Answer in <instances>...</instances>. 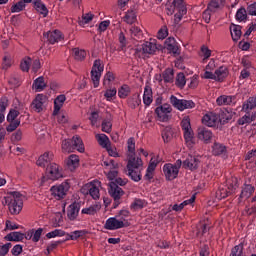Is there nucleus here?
Here are the masks:
<instances>
[{"instance_id": "1", "label": "nucleus", "mask_w": 256, "mask_h": 256, "mask_svg": "<svg viewBox=\"0 0 256 256\" xmlns=\"http://www.w3.org/2000/svg\"><path fill=\"white\" fill-rule=\"evenodd\" d=\"M141 167H143V160L139 157L130 156L126 166V174L135 183H139L143 177L141 174Z\"/></svg>"}, {"instance_id": "2", "label": "nucleus", "mask_w": 256, "mask_h": 256, "mask_svg": "<svg viewBox=\"0 0 256 256\" xmlns=\"http://www.w3.org/2000/svg\"><path fill=\"white\" fill-rule=\"evenodd\" d=\"M5 203L8 205L11 215H19L23 211V195L17 191L10 192L5 197Z\"/></svg>"}, {"instance_id": "3", "label": "nucleus", "mask_w": 256, "mask_h": 256, "mask_svg": "<svg viewBox=\"0 0 256 256\" xmlns=\"http://www.w3.org/2000/svg\"><path fill=\"white\" fill-rule=\"evenodd\" d=\"M180 125L186 144L188 147H193V145H195V134L193 133V128H191V119L184 117Z\"/></svg>"}, {"instance_id": "4", "label": "nucleus", "mask_w": 256, "mask_h": 256, "mask_svg": "<svg viewBox=\"0 0 256 256\" xmlns=\"http://www.w3.org/2000/svg\"><path fill=\"white\" fill-rule=\"evenodd\" d=\"M227 77H229V68L227 66L218 67L214 73L205 71L203 75L204 79H212V81H217L218 83H223Z\"/></svg>"}, {"instance_id": "5", "label": "nucleus", "mask_w": 256, "mask_h": 256, "mask_svg": "<svg viewBox=\"0 0 256 256\" xmlns=\"http://www.w3.org/2000/svg\"><path fill=\"white\" fill-rule=\"evenodd\" d=\"M104 69L105 66L103 65L101 59H96L91 69V79L95 89L99 87V81H101V75Z\"/></svg>"}, {"instance_id": "6", "label": "nucleus", "mask_w": 256, "mask_h": 256, "mask_svg": "<svg viewBox=\"0 0 256 256\" xmlns=\"http://www.w3.org/2000/svg\"><path fill=\"white\" fill-rule=\"evenodd\" d=\"M45 177L50 181H58V179H63V168H61V166H59L57 163L52 162L46 168Z\"/></svg>"}, {"instance_id": "7", "label": "nucleus", "mask_w": 256, "mask_h": 256, "mask_svg": "<svg viewBox=\"0 0 256 256\" xmlns=\"http://www.w3.org/2000/svg\"><path fill=\"white\" fill-rule=\"evenodd\" d=\"M108 193L114 199L113 208L117 209L121 205V197L125 195L123 188L119 187L115 182H111L108 188Z\"/></svg>"}, {"instance_id": "8", "label": "nucleus", "mask_w": 256, "mask_h": 256, "mask_svg": "<svg viewBox=\"0 0 256 256\" xmlns=\"http://www.w3.org/2000/svg\"><path fill=\"white\" fill-rule=\"evenodd\" d=\"M123 227H129V222L123 218L110 217L104 224V229L108 231H117V229H123Z\"/></svg>"}, {"instance_id": "9", "label": "nucleus", "mask_w": 256, "mask_h": 256, "mask_svg": "<svg viewBox=\"0 0 256 256\" xmlns=\"http://www.w3.org/2000/svg\"><path fill=\"white\" fill-rule=\"evenodd\" d=\"M170 103L178 111H185L186 109H195V102L193 100L179 99L175 95L170 97Z\"/></svg>"}, {"instance_id": "10", "label": "nucleus", "mask_w": 256, "mask_h": 256, "mask_svg": "<svg viewBox=\"0 0 256 256\" xmlns=\"http://www.w3.org/2000/svg\"><path fill=\"white\" fill-rule=\"evenodd\" d=\"M99 187H101V182L94 181L89 184H86L82 189L81 192L84 195H90L92 199L97 200L99 197H101V194L99 192Z\"/></svg>"}, {"instance_id": "11", "label": "nucleus", "mask_w": 256, "mask_h": 256, "mask_svg": "<svg viewBox=\"0 0 256 256\" xmlns=\"http://www.w3.org/2000/svg\"><path fill=\"white\" fill-rule=\"evenodd\" d=\"M202 123L207 127H219L221 125V118L219 117V110L209 112L202 118Z\"/></svg>"}, {"instance_id": "12", "label": "nucleus", "mask_w": 256, "mask_h": 256, "mask_svg": "<svg viewBox=\"0 0 256 256\" xmlns=\"http://www.w3.org/2000/svg\"><path fill=\"white\" fill-rule=\"evenodd\" d=\"M172 111H173V108H171V105L169 104L160 105L155 109V113L159 121H162L163 123H165L169 119V114Z\"/></svg>"}, {"instance_id": "13", "label": "nucleus", "mask_w": 256, "mask_h": 256, "mask_svg": "<svg viewBox=\"0 0 256 256\" xmlns=\"http://www.w3.org/2000/svg\"><path fill=\"white\" fill-rule=\"evenodd\" d=\"M69 189H70L69 183L63 182L58 186H53L51 188V191L54 197H56L57 199H63L65 195H67V191H69Z\"/></svg>"}, {"instance_id": "14", "label": "nucleus", "mask_w": 256, "mask_h": 256, "mask_svg": "<svg viewBox=\"0 0 256 256\" xmlns=\"http://www.w3.org/2000/svg\"><path fill=\"white\" fill-rule=\"evenodd\" d=\"M163 173L166 177V181H173L179 176V171L171 163H166L163 166Z\"/></svg>"}, {"instance_id": "15", "label": "nucleus", "mask_w": 256, "mask_h": 256, "mask_svg": "<svg viewBox=\"0 0 256 256\" xmlns=\"http://www.w3.org/2000/svg\"><path fill=\"white\" fill-rule=\"evenodd\" d=\"M47 103V96L44 94H38L31 103V109L36 113L43 111L44 105Z\"/></svg>"}, {"instance_id": "16", "label": "nucleus", "mask_w": 256, "mask_h": 256, "mask_svg": "<svg viewBox=\"0 0 256 256\" xmlns=\"http://www.w3.org/2000/svg\"><path fill=\"white\" fill-rule=\"evenodd\" d=\"M79 211H81V204L78 202H74L69 205L67 210V217L69 221H80L77 219L79 217Z\"/></svg>"}, {"instance_id": "17", "label": "nucleus", "mask_w": 256, "mask_h": 256, "mask_svg": "<svg viewBox=\"0 0 256 256\" xmlns=\"http://www.w3.org/2000/svg\"><path fill=\"white\" fill-rule=\"evenodd\" d=\"M253 193H255V187H253L251 184H244L238 198L239 205L243 203V199H249Z\"/></svg>"}, {"instance_id": "18", "label": "nucleus", "mask_w": 256, "mask_h": 256, "mask_svg": "<svg viewBox=\"0 0 256 256\" xmlns=\"http://www.w3.org/2000/svg\"><path fill=\"white\" fill-rule=\"evenodd\" d=\"M53 161V153L51 152H46L43 155H41L37 162L36 165H38V167H43V169H46L51 165V163Z\"/></svg>"}, {"instance_id": "19", "label": "nucleus", "mask_w": 256, "mask_h": 256, "mask_svg": "<svg viewBox=\"0 0 256 256\" xmlns=\"http://www.w3.org/2000/svg\"><path fill=\"white\" fill-rule=\"evenodd\" d=\"M184 169L195 171L199 168V158L189 155L183 162Z\"/></svg>"}, {"instance_id": "20", "label": "nucleus", "mask_w": 256, "mask_h": 256, "mask_svg": "<svg viewBox=\"0 0 256 256\" xmlns=\"http://www.w3.org/2000/svg\"><path fill=\"white\" fill-rule=\"evenodd\" d=\"M166 49L173 53V55H180L181 50H179V44L177 43V40L173 37H169L165 41Z\"/></svg>"}, {"instance_id": "21", "label": "nucleus", "mask_w": 256, "mask_h": 256, "mask_svg": "<svg viewBox=\"0 0 256 256\" xmlns=\"http://www.w3.org/2000/svg\"><path fill=\"white\" fill-rule=\"evenodd\" d=\"M157 51V40L150 39L142 44V52L145 55H153Z\"/></svg>"}, {"instance_id": "22", "label": "nucleus", "mask_w": 256, "mask_h": 256, "mask_svg": "<svg viewBox=\"0 0 256 256\" xmlns=\"http://www.w3.org/2000/svg\"><path fill=\"white\" fill-rule=\"evenodd\" d=\"M44 37H47V41L50 45H55V43H59V41L63 39V35L59 30L49 31L44 34Z\"/></svg>"}, {"instance_id": "23", "label": "nucleus", "mask_w": 256, "mask_h": 256, "mask_svg": "<svg viewBox=\"0 0 256 256\" xmlns=\"http://www.w3.org/2000/svg\"><path fill=\"white\" fill-rule=\"evenodd\" d=\"M198 139L204 143H209L213 139V132L209 128L200 127L198 128Z\"/></svg>"}, {"instance_id": "24", "label": "nucleus", "mask_w": 256, "mask_h": 256, "mask_svg": "<svg viewBox=\"0 0 256 256\" xmlns=\"http://www.w3.org/2000/svg\"><path fill=\"white\" fill-rule=\"evenodd\" d=\"M124 23H127L128 25H133V23H136L137 21V9L130 8L125 13V16L123 17Z\"/></svg>"}, {"instance_id": "25", "label": "nucleus", "mask_w": 256, "mask_h": 256, "mask_svg": "<svg viewBox=\"0 0 256 256\" xmlns=\"http://www.w3.org/2000/svg\"><path fill=\"white\" fill-rule=\"evenodd\" d=\"M163 80L164 83H173V81H175V71L173 68H167L162 72L160 75V81Z\"/></svg>"}, {"instance_id": "26", "label": "nucleus", "mask_w": 256, "mask_h": 256, "mask_svg": "<svg viewBox=\"0 0 256 256\" xmlns=\"http://www.w3.org/2000/svg\"><path fill=\"white\" fill-rule=\"evenodd\" d=\"M33 5L36 11L43 15V17H47L49 15V9H47V6H45V3L41 0H33Z\"/></svg>"}, {"instance_id": "27", "label": "nucleus", "mask_w": 256, "mask_h": 256, "mask_svg": "<svg viewBox=\"0 0 256 256\" xmlns=\"http://www.w3.org/2000/svg\"><path fill=\"white\" fill-rule=\"evenodd\" d=\"M235 96H227V95H221L216 99V104L219 105V107H222L223 105H235Z\"/></svg>"}, {"instance_id": "28", "label": "nucleus", "mask_w": 256, "mask_h": 256, "mask_svg": "<svg viewBox=\"0 0 256 256\" xmlns=\"http://www.w3.org/2000/svg\"><path fill=\"white\" fill-rule=\"evenodd\" d=\"M143 103L146 107H149L153 103V90L150 86H145L144 88Z\"/></svg>"}, {"instance_id": "29", "label": "nucleus", "mask_w": 256, "mask_h": 256, "mask_svg": "<svg viewBox=\"0 0 256 256\" xmlns=\"http://www.w3.org/2000/svg\"><path fill=\"white\" fill-rule=\"evenodd\" d=\"M66 165L70 171H75L79 167V156L72 154L66 160Z\"/></svg>"}, {"instance_id": "30", "label": "nucleus", "mask_w": 256, "mask_h": 256, "mask_svg": "<svg viewBox=\"0 0 256 256\" xmlns=\"http://www.w3.org/2000/svg\"><path fill=\"white\" fill-rule=\"evenodd\" d=\"M67 101V97L64 94H60L54 100V115H57L59 111H61V107H63V103Z\"/></svg>"}, {"instance_id": "31", "label": "nucleus", "mask_w": 256, "mask_h": 256, "mask_svg": "<svg viewBox=\"0 0 256 256\" xmlns=\"http://www.w3.org/2000/svg\"><path fill=\"white\" fill-rule=\"evenodd\" d=\"M212 153L215 156L227 155V147L219 142H215L212 146Z\"/></svg>"}, {"instance_id": "32", "label": "nucleus", "mask_w": 256, "mask_h": 256, "mask_svg": "<svg viewBox=\"0 0 256 256\" xmlns=\"http://www.w3.org/2000/svg\"><path fill=\"white\" fill-rule=\"evenodd\" d=\"M72 147L73 149H77L79 153H84L85 152V146L83 145V140L79 135L73 136L72 140Z\"/></svg>"}, {"instance_id": "33", "label": "nucleus", "mask_w": 256, "mask_h": 256, "mask_svg": "<svg viewBox=\"0 0 256 256\" xmlns=\"http://www.w3.org/2000/svg\"><path fill=\"white\" fill-rule=\"evenodd\" d=\"M47 87V83H45V78L43 76H40L36 78L33 82V89L35 91L41 92Z\"/></svg>"}, {"instance_id": "34", "label": "nucleus", "mask_w": 256, "mask_h": 256, "mask_svg": "<svg viewBox=\"0 0 256 256\" xmlns=\"http://www.w3.org/2000/svg\"><path fill=\"white\" fill-rule=\"evenodd\" d=\"M230 33L233 41L241 39V26L232 24L230 26Z\"/></svg>"}, {"instance_id": "35", "label": "nucleus", "mask_w": 256, "mask_h": 256, "mask_svg": "<svg viewBox=\"0 0 256 256\" xmlns=\"http://www.w3.org/2000/svg\"><path fill=\"white\" fill-rule=\"evenodd\" d=\"M255 107H256V96L248 98V100L243 103L242 109L245 111V113H248L252 109H255Z\"/></svg>"}, {"instance_id": "36", "label": "nucleus", "mask_w": 256, "mask_h": 256, "mask_svg": "<svg viewBox=\"0 0 256 256\" xmlns=\"http://www.w3.org/2000/svg\"><path fill=\"white\" fill-rule=\"evenodd\" d=\"M131 94V87L129 85L124 84L118 89V97L120 99H127Z\"/></svg>"}, {"instance_id": "37", "label": "nucleus", "mask_w": 256, "mask_h": 256, "mask_svg": "<svg viewBox=\"0 0 256 256\" xmlns=\"http://www.w3.org/2000/svg\"><path fill=\"white\" fill-rule=\"evenodd\" d=\"M130 35L131 38L134 39L135 41H139V39H143V31L141 28L137 26H132L130 28Z\"/></svg>"}, {"instance_id": "38", "label": "nucleus", "mask_w": 256, "mask_h": 256, "mask_svg": "<svg viewBox=\"0 0 256 256\" xmlns=\"http://www.w3.org/2000/svg\"><path fill=\"white\" fill-rule=\"evenodd\" d=\"M227 185L229 193H235V191L239 189V180L237 177H232L231 179L227 180Z\"/></svg>"}, {"instance_id": "39", "label": "nucleus", "mask_w": 256, "mask_h": 256, "mask_svg": "<svg viewBox=\"0 0 256 256\" xmlns=\"http://www.w3.org/2000/svg\"><path fill=\"white\" fill-rule=\"evenodd\" d=\"M101 209V205L99 204H93L88 208H83L81 210L82 215H95L97 211Z\"/></svg>"}, {"instance_id": "40", "label": "nucleus", "mask_w": 256, "mask_h": 256, "mask_svg": "<svg viewBox=\"0 0 256 256\" xmlns=\"http://www.w3.org/2000/svg\"><path fill=\"white\" fill-rule=\"evenodd\" d=\"M7 241H23L25 234L21 232H11L6 236Z\"/></svg>"}, {"instance_id": "41", "label": "nucleus", "mask_w": 256, "mask_h": 256, "mask_svg": "<svg viewBox=\"0 0 256 256\" xmlns=\"http://www.w3.org/2000/svg\"><path fill=\"white\" fill-rule=\"evenodd\" d=\"M162 139L164 143H169L173 139V129L171 127L167 126L162 130Z\"/></svg>"}, {"instance_id": "42", "label": "nucleus", "mask_w": 256, "mask_h": 256, "mask_svg": "<svg viewBox=\"0 0 256 256\" xmlns=\"http://www.w3.org/2000/svg\"><path fill=\"white\" fill-rule=\"evenodd\" d=\"M31 63H33V60H31V57L29 56L25 57L20 63L21 71H24V73H29V69H31Z\"/></svg>"}, {"instance_id": "43", "label": "nucleus", "mask_w": 256, "mask_h": 256, "mask_svg": "<svg viewBox=\"0 0 256 256\" xmlns=\"http://www.w3.org/2000/svg\"><path fill=\"white\" fill-rule=\"evenodd\" d=\"M176 87H179V89H183L185 85H187V79L185 78V73L180 72L176 76Z\"/></svg>"}, {"instance_id": "44", "label": "nucleus", "mask_w": 256, "mask_h": 256, "mask_svg": "<svg viewBox=\"0 0 256 256\" xmlns=\"http://www.w3.org/2000/svg\"><path fill=\"white\" fill-rule=\"evenodd\" d=\"M85 235V230H75L71 232L70 234H67L66 241H77L80 237H83Z\"/></svg>"}, {"instance_id": "45", "label": "nucleus", "mask_w": 256, "mask_h": 256, "mask_svg": "<svg viewBox=\"0 0 256 256\" xmlns=\"http://www.w3.org/2000/svg\"><path fill=\"white\" fill-rule=\"evenodd\" d=\"M147 205V202L143 199L135 198L133 203L130 206V209H133V211H137L139 209H143Z\"/></svg>"}, {"instance_id": "46", "label": "nucleus", "mask_w": 256, "mask_h": 256, "mask_svg": "<svg viewBox=\"0 0 256 256\" xmlns=\"http://www.w3.org/2000/svg\"><path fill=\"white\" fill-rule=\"evenodd\" d=\"M219 118H220V125H225V123H229L232 117L229 112H225L223 110H218Z\"/></svg>"}, {"instance_id": "47", "label": "nucleus", "mask_w": 256, "mask_h": 256, "mask_svg": "<svg viewBox=\"0 0 256 256\" xmlns=\"http://www.w3.org/2000/svg\"><path fill=\"white\" fill-rule=\"evenodd\" d=\"M222 5H223V0H211L207 8L210 11H212V13H216L217 9H219Z\"/></svg>"}, {"instance_id": "48", "label": "nucleus", "mask_w": 256, "mask_h": 256, "mask_svg": "<svg viewBox=\"0 0 256 256\" xmlns=\"http://www.w3.org/2000/svg\"><path fill=\"white\" fill-rule=\"evenodd\" d=\"M73 53L76 61H83V59L87 57V52L85 50H80L79 48H74Z\"/></svg>"}, {"instance_id": "49", "label": "nucleus", "mask_w": 256, "mask_h": 256, "mask_svg": "<svg viewBox=\"0 0 256 256\" xmlns=\"http://www.w3.org/2000/svg\"><path fill=\"white\" fill-rule=\"evenodd\" d=\"M236 21H246L247 20V10L245 8H240L237 10L235 15Z\"/></svg>"}, {"instance_id": "50", "label": "nucleus", "mask_w": 256, "mask_h": 256, "mask_svg": "<svg viewBox=\"0 0 256 256\" xmlns=\"http://www.w3.org/2000/svg\"><path fill=\"white\" fill-rule=\"evenodd\" d=\"M252 121H255V116H251L249 112H246V114L238 120V124L247 125V123H252Z\"/></svg>"}, {"instance_id": "51", "label": "nucleus", "mask_w": 256, "mask_h": 256, "mask_svg": "<svg viewBox=\"0 0 256 256\" xmlns=\"http://www.w3.org/2000/svg\"><path fill=\"white\" fill-rule=\"evenodd\" d=\"M47 239H54V237H65V231L61 229H55L54 231L46 234Z\"/></svg>"}, {"instance_id": "52", "label": "nucleus", "mask_w": 256, "mask_h": 256, "mask_svg": "<svg viewBox=\"0 0 256 256\" xmlns=\"http://www.w3.org/2000/svg\"><path fill=\"white\" fill-rule=\"evenodd\" d=\"M26 5L22 0L11 6V13H21L25 9Z\"/></svg>"}, {"instance_id": "53", "label": "nucleus", "mask_w": 256, "mask_h": 256, "mask_svg": "<svg viewBox=\"0 0 256 256\" xmlns=\"http://www.w3.org/2000/svg\"><path fill=\"white\" fill-rule=\"evenodd\" d=\"M106 101H113V97H117V88L107 89L104 93Z\"/></svg>"}, {"instance_id": "54", "label": "nucleus", "mask_w": 256, "mask_h": 256, "mask_svg": "<svg viewBox=\"0 0 256 256\" xmlns=\"http://www.w3.org/2000/svg\"><path fill=\"white\" fill-rule=\"evenodd\" d=\"M187 15V8H182L177 10V13L174 15V21L176 24H179L183 19V16Z\"/></svg>"}, {"instance_id": "55", "label": "nucleus", "mask_w": 256, "mask_h": 256, "mask_svg": "<svg viewBox=\"0 0 256 256\" xmlns=\"http://www.w3.org/2000/svg\"><path fill=\"white\" fill-rule=\"evenodd\" d=\"M230 195H233V193L229 192V190L225 188H220L216 192V197H218V199H226V197H229Z\"/></svg>"}, {"instance_id": "56", "label": "nucleus", "mask_w": 256, "mask_h": 256, "mask_svg": "<svg viewBox=\"0 0 256 256\" xmlns=\"http://www.w3.org/2000/svg\"><path fill=\"white\" fill-rule=\"evenodd\" d=\"M62 151L64 153H71L73 151V145L70 140H63L62 141Z\"/></svg>"}, {"instance_id": "57", "label": "nucleus", "mask_w": 256, "mask_h": 256, "mask_svg": "<svg viewBox=\"0 0 256 256\" xmlns=\"http://www.w3.org/2000/svg\"><path fill=\"white\" fill-rule=\"evenodd\" d=\"M8 123L10 124L6 127V131H8V133H13V131H15V129L21 125V120L8 121Z\"/></svg>"}, {"instance_id": "58", "label": "nucleus", "mask_w": 256, "mask_h": 256, "mask_svg": "<svg viewBox=\"0 0 256 256\" xmlns=\"http://www.w3.org/2000/svg\"><path fill=\"white\" fill-rule=\"evenodd\" d=\"M230 256H243V244L236 245L232 248Z\"/></svg>"}, {"instance_id": "59", "label": "nucleus", "mask_w": 256, "mask_h": 256, "mask_svg": "<svg viewBox=\"0 0 256 256\" xmlns=\"http://www.w3.org/2000/svg\"><path fill=\"white\" fill-rule=\"evenodd\" d=\"M230 256H243V244L236 245L232 248Z\"/></svg>"}, {"instance_id": "60", "label": "nucleus", "mask_w": 256, "mask_h": 256, "mask_svg": "<svg viewBox=\"0 0 256 256\" xmlns=\"http://www.w3.org/2000/svg\"><path fill=\"white\" fill-rule=\"evenodd\" d=\"M97 140L99 145H101V147H107V143L109 141V137H107V135L105 134H98L96 135Z\"/></svg>"}, {"instance_id": "61", "label": "nucleus", "mask_w": 256, "mask_h": 256, "mask_svg": "<svg viewBox=\"0 0 256 256\" xmlns=\"http://www.w3.org/2000/svg\"><path fill=\"white\" fill-rule=\"evenodd\" d=\"M17 117H19V111L12 109L9 111V113L7 115V121H19V119H17Z\"/></svg>"}, {"instance_id": "62", "label": "nucleus", "mask_w": 256, "mask_h": 256, "mask_svg": "<svg viewBox=\"0 0 256 256\" xmlns=\"http://www.w3.org/2000/svg\"><path fill=\"white\" fill-rule=\"evenodd\" d=\"M113 127V124L109 120H103L102 121V131L104 133H111V129Z\"/></svg>"}, {"instance_id": "63", "label": "nucleus", "mask_w": 256, "mask_h": 256, "mask_svg": "<svg viewBox=\"0 0 256 256\" xmlns=\"http://www.w3.org/2000/svg\"><path fill=\"white\" fill-rule=\"evenodd\" d=\"M98 120H99V112H97V111L91 112L89 121H90L92 127H95L97 125Z\"/></svg>"}, {"instance_id": "64", "label": "nucleus", "mask_w": 256, "mask_h": 256, "mask_svg": "<svg viewBox=\"0 0 256 256\" xmlns=\"http://www.w3.org/2000/svg\"><path fill=\"white\" fill-rule=\"evenodd\" d=\"M128 153L135 154V138L131 137L127 141Z\"/></svg>"}]
</instances>
